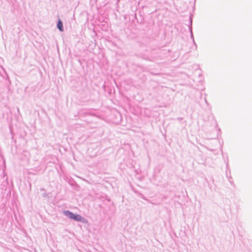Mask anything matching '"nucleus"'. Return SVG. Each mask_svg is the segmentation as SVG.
<instances>
[{
  "instance_id": "nucleus-1",
  "label": "nucleus",
  "mask_w": 252,
  "mask_h": 252,
  "mask_svg": "<svg viewBox=\"0 0 252 252\" xmlns=\"http://www.w3.org/2000/svg\"><path fill=\"white\" fill-rule=\"evenodd\" d=\"M65 215L66 216H68V217L70 219L75 220L76 221H82V218L80 215H75V214H73L72 213L70 212L69 211L66 212Z\"/></svg>"
},
{
  "instance_id": "nucleus-2",
  "label": "nucleus",
  "mask_w": 252,
  "mask_h": 252,
  "mask_svg": "<svg viewBox=\"0 0 252 252\" xmlns=\"http://www.w3.org/2000/svg\"><path fill=\"white\" fill-rule=\"evenodd\" d=\"M57 27L60 31H61V32L63 31V24L61 20H59L58 24H57Z\"/></svg>"
}]
</instances>
